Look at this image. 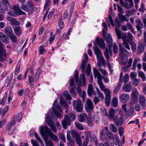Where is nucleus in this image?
Here are the masks:
<instances>
[{"label": "nucleus", "mask_w": 146, "mask_h": 146, "mask_svg": "<svg viewBox=\"0 0 146 146\" xmlns=\"http://www.w3.org/2000/svg\"><path fill=\"white\" fill-rule=\"evenodd\" d=\"M13 9L14 11L18 15H26V13L20 9L18 5H14Z\"/></svg>", "instance_id": "obj_15"}, {"label": "nucleus", "mask_w": 146, "mask_h": 146, "mask_svg": "<svg viewBox=\"0 0 146 146\" xmlns=\"http://www.w3.org/2000/svg\"><path fill=\"white\" fill-rule=\"evenodd\" d=\"M111 100V97H105V101L107 106H108L110 105Z\"/></svg>", "instance_id": "obj_46"}, {"label": "nucleus", "mask_w": 146, "mask_h": 146, "mask_svg": "<svg viewBox=\"0 0 146 146\" xmlns=\"http://www.w3.org/2000/svg\"><path fill=\"white\" fill-rule=\"evenodd\" d=\"M106 40L109 48L111 47L113 45V40L111 35L108 34L106 38Z\"/></svg>", "instance_id": "obj_31"}, {"label": "nucleus", "mask_w": 146, "mask_h": 146, "mask_svg": "<svg viewBox=\"0 0 146 146\" xmlns=\"http://www.w3.org/2000/svg\"><path fill=\"white\" fill-rule=\"evenodd\" d=\"M115 31L117 37L119 39L122 38L123 42V45L126 48L128 49V39L124 33L120 31L117 27L115 28Z\"/></svg>", "instance_id": "obj_6"}, {"label": "nucleus", "mask_w": 146, "mask_h": 146, "mask_svg": "<svg viewBox=\"0 0 146 146\" xmlns=\"http://www.w3.org/2000/svg\"><path fill=\"white\" fill-rule=\"evenodd\" d=\"M76 127L78 129H83L81 123L79 122H76L75 123Z\"/></svg>", "instance_id": "obj_60"}, {"label": "nucleus", "mask_w": 146, "mask_h": 146, "mask_svg": "<svg viewBox=\"0 0 146 146\" xmlns=\"http://www.w3.org/2000/svg\"><path fill=\"white\" fill-rule=\"evenodd\" d=\"M115 23L116 27L117 28H118L121 26V22L119 21V19L118 18H116L115 19Z\"/></svg>", "instance_id": "obj_48"}, {"label": "nucleus", "mask_w": 146, "mask_h": 146, "mask_svg": "<svg viewBox=\"0 0 146 146\" xmlns=\"http://www.w3.org/2000/svg\"><path fill=\"white\" fill-rule=\"evenodd\" d=\"M54 123L53 122L50 125H49V127H50L54 133H56L57 131V130L56 127L54 125Z\"/></svg>", "instance_id": "obj_52"}, {"label": "nucleus", "mask_w": 146, "mask_h": 146, "mask_svg": "<svg viewBox=\"0 0 146 146\" xmlns=\"http://www.w3.org/2000/svg\"><path fill=\"white\" fill-rule=\"evenodd\" d=\"M87 92L88 94L90 96H91L93 94H94V91L93 86L91 84H90L88 85Z\"/></svg>", "instance_id": "obj_29"}, {"label": "nucleus", "mask_w": 146, "mask_h": 146, "mask_svg": "<svg viewBox=\"0 0 146 146\" xmlns=\"http://www.w3.org/2000/svg\"><path fill=\"white\" fill-rule=\"evenodd\" d=\"M10 38L13 42H16L17 41V37L14 35H11L10 36Z\"/></svg>", "instance_id": "obj_56"}, {"label": "nucleus", "mask_w": 146, "mask_h": 146, "mask_svg": "<svg viewBox=\"0 0 146 146\" xmlns=\"http://www.w3.org/2000/svg\"><path fill=\"white\" fill-rule=\"evenodd\" d=\"M8 15L10 16L13 17H16L17 15H18L16 13V12L15 11H11L9 12L8 13Z\"/></svg>", "instance_id": "obj_64"}, {"label": "nucleus", "mask_w": 146, "mask_h": 146, "mask_svg": "<svg viewBox=\"0 0 146 146\" xmlns=\"http://www.w3.org/2000/svg\"><path fill=\"white\" fill-rule=\"evenodd\" d=\"M5 31L6 33L9 35H11L13 32L11 28L9 26H6L5 28Z\"/></svg>", "instance_id": "obj_38"}, {"label": "nucleus", "mask_w": 146, "mask_h": 146, "mask_svg": "<svg viewBox=\"0 0 146 146\" xmlns=\"http://www.w3.org/2000/svg\"><path fill=\"white\" fill-rule=\"evenodd\" d=\"M85 59L83 60L82 63L81 64L80 69L82 70V72H83L85 71V65L87 63L88 60V56L87 54H85L84 55Z\"/></svg>", "instance_id": "obj_17"}, {"label": "nucleus", "mask_w": 146, "mask_h": 146, "mask_svg": "<svg viewBox=\"0 0 146 146\" xmlns=\"http://www.w3.org/2000/svg\"><path fill=\"white\" fill-rule=\"evenodd\" d=\"M113 141L115 145H118L119 143L120 140L118 137L116 135L114 136L113 138Z\"/></svg>", "instance_id": "obj_57"}, {"label": "nucleus", "mask_w": 146, "mask_h": 146, "mask_svg": "<svg viewBox=\"0 0 146 146\" xmlns=\"http://www.w3.org/2000/svg\"><path fill=\"white\" fill-rule=\"evenodd\" d=\"M113 51L115 53H117L118 50V48L117 45L115 43H114L113 45Z\"/></svg>", "instance_id": "obj_63"}, {"label": "nucleus", "mask_w": 146, "mask_h": 146, "mask_svg": "<svg viewBox=\"0 0 146 146\" xmlns=\"http://www.w3.org/2000/svg\"><path fill=\"white\" fill-rule=\"evenodd\" d=\"M118 15L121 22H123L124 21H127V19L126 16L121 15L120 14H119Z\"/></svg>", "instance_id": "obj_50"}, {"label": "nucleus", "mask_w": 146, "mask_h": 146, "mask_svg": "<svg viewBox=\"0 0 146 146\" xmlns=\"http://www.w3.org/2000/svg\"><path fill=\"white\" fill-rule=\"evenodd\" d=\"M120 50V53L121 54L123 55L122 59V64L124 66L123 71L126 72L128 70V66L127 65V62L128 57H127L128 52L127 50L122 46L121 43L119 44Z\"/></svg>", "instance_id": "obj_2"}, {"label": "nucleus", "mask_w": 146, "mask_h": 146, "mask_svg": "<svg viewBox=\"0 0 146 146\" xmlns=\"http://www.w3.org/2000/svg\"><path fill=\"white\" fill-rule=\"evenodd\" d=\"M53 111L56 115L58 117L61 116V113H62V111L61 107L59 106L56 101H55L53 105Z\"/></svg>", "instance_id": "obj_8"}, {"label": "nucleus", "mask_w": 146, "mask_h": 146, "mask_svg": "<svg viewBox=\"0 0 146 146\" xmlns=\"http://www.w3.org/2000/svg\"><path fill=\"white\" fill-rule=\"evenodd\" d=\"M123 75V73L122 72H121L120 75V77L119 80L120 81V82L121 83L122 82L125 83V85L123 86L122 87L123 90L125 92H128V74H125L123 78L122 77Z\"/></svg>", "instance_id": "obj_10"}, {"label": "nucleus", "mask_w": 146, "mask_h": 146, "mask_svg": "<svg viewBox=\"0 0 146 146\" xmlns=\"http://www.w3.org/2000/svg\"><path fill=\"white\" fill-rule=\"evenodd\" d=\"M44 48V46L43 45H41L39 47V51L41 54L44 53L45 52V50Z\"/></svg>", "instance_id": "obj_58"}, {"label": "nucleus", "mask_w": 146, "mask_h": 146, "mask_svg": "<svg viewBox=\"0 0 146 146\" xmlns=\"http://www.w3.org/2000/svg\"><path fill=\"white\" fill-rule=\"evenodd\" d=\"M16 116L14 115L13 116L12 118V120L11 122L9 123L7 125L6 129L7 130H9L11 127L13 125L16 123L15 121V118Z\"/></svg>", "instance_id": "obj_25"}, {"label": "nucleus", "mask_w": 146, "mask_h": 146, "mask_svg": "<svg viewBox=\"0 0 146 146\" xmlns=\"http://www.w3.org/2000/svg\"><path fill=\"white\" fill-rule=\"evenodd\" d=\"M72 103L73 108L75 110L78 112L82 111L83 106L80 100L78 99L77 100H74Z\"/></svg>", "instance_id": "obj_9"}, {"label": "nucleus", "mask_w": 146, "mask_h": 146, "mask_svg": "<svg viewBox=\"0 0 146 146\" xmlns=\"http://www.w3.org/2000/svg\"><path fill=\"white\" fill-rule=\"evenodd\" d=\"M14 31L15 34L18 36H20L22 33V30L19 27H17L15 28Z\"/></svg>", "instance_id": "obj_32"}, {"label": "nucleus", "mask_w": 146, "mask_h": 146, "mask_svg": "<svg viewBox=\"0 0 146 146\" xmlns=\"http://www.w3.org/2000/svg\"><path fill=\"white\" fill-rule=\"evenodd\" d=\"M104 92L105 94V97H111V93L109 89L108 88Z\"/></svg>", "instance_id": "obj_59"}, {"label": "nucleus", "mask_w": 146, "mask_h": 146, "mask_svg": "<svg viewBox=\"0 0 146 146\" xmlns=\"http://www.w3.org/2000/svg\"><path fill=\"white\" fill-rule=\"evenodd\" d=\"M46 121L47 124L48 126L50 125L52 123H54V121L52 120V118L50 117H47L46 118Z\"/></svg>", "instance_id": "obj_44"}, {"label": "nucleus", "mask_w": 146, "mask_h": 146, "mask_svg": "<svg viewBox=\"0 0 146 146\" xmlns=\"http://www.w3.org/2000/svg\"><path fill=\"white\" fill-rule=\"evenodd\" d=\"M87 66L88 67L86 69H85V71L83 72H87V75L88 76H89L90 75V72L91 70L90 65V64H87Z\"/></svg>", "instance_id": "obj_54"}, {"label": "nucleus", "mask_w": 146, "mask_h": 146, "mask_svg": "<svg viewBox=\"0 0 146 146\" xmlns=\"http://www.w3.org/2000/svg\"><path fill=\"white\" fill-rule=\"evenodd\" d=\"M136 22L137 23L136 25L137 29L138 31H140L143 27V24L141 20L139 19H137Z\"/></svg>", "instance_id": "obj_30"}, {"label": "nucleus", "mask_w": 146, "mask_h": 146, "mask_svg": "<svg viewBox=\"0 0 146 146\" xmlns=\"http://www.w3.org/2000/svg\"><path fill=\"white\" fill-rule=\"evenodd\" d=\"M140 80L137 78L135 79L133 82V85L135 86H137L140 83Z\"/></svg>", "instance_id": "obj_61"}, {"label": "nucleus", "mask_w": 146, "mask_h": 146, "mask_svg": "<svg viewBox=\"0 0 146 146\" xmlns=\"http://www.w3.org/2000/svg\"><path fill=\"white\" fill-rule=\"evenodd\" d=\"M94 107L93 103L92 101L90 99H88L85 105V108L86 111L88 112L92 110Z\"/></svg>", "instance_id": "obj_14"}, {"label": "nucleus", "mask_w": 146, "mask_h": 146, "mask_svg": "<svg viewBox=\"0 0 146 146\" xmlns=\"http://www.w3.org/2000/svg\"><path fill=\"white\" fill-rule=\"evenodd\" d=\"M139 103L142 108H144L146 101L144 96L142 94L139 95Z\"/></svg>", "instance_id": "obj_18"}, {"label": "nucleus", "mask_w": 146, "mask_h": 146, "mask_svg": "<svg viewBox=\"0 0 146 146\" xmlns=\"http://www.w3.org/2000/svg\"><path fill=\"white\" fill-rule=\"evenodd\" d=\"M110 129L113 132L115 133L117 131V129L113 124H111L109 126Z\"/></svg>", "instance_id": "obj_47"}, {"label": "nucleus", "mask_w": 146, "mask_h": 146, "mask_svg": "<svg viewBox=\"0 0 146 146\" xmlns=\"http://www.w3.org/2000/svg\"><path fill=\"white\" fill-rule=\"evenodd\" d=\"M96 41L98 46L100 48L105 49V45L103 39L102 38H98L96 39Z\"/></svg>", "instance_id": "obj_24"}, {"label": "nucleus", "mask_w": 146, "mask_h": 146, "mask_svg": "<svg viewBox=\"0 0 146 146\" xmlns=\"http://www.w3.org/2000/svg\"><path fill=\"white\" fill-rule=\"evenodd\" d=\"M54 123L53 122L50 125H49V127H50L54 133H56L57 131V130L56 127L54 125Z\"/></svg>", "instance_id": "obj_53"}, {"label": "nucleus", "mask_w": 146, "mask_h": 146, "mask_svg": "<svg viewBox=\"0 0 146 146\" xmlns=\"http://www.w3.org/2000/svg\"><path fill=\"white\" fill-rule=\"evenodd\" d=\"M7 20L9 21L10 24L16 26L20 24V22L16 20L14 18L9 17L7 18Z\"/></svg>", "instance_id": "obj_21"}, {"label": "nucleus", "mask_w": 146, "mask_h": 146, "mask_svg": "<svg viewBox=\"0 0 146 146\" xmlns=\"http://www.w3.org/2000/svg\"><path fill=\"white\" fill-rule=\"evenodd\" d=\"M87 115L86 113H82L80 115L78 118L79 120L81 122H83L87 117Z\"/></svg>", "instance_id": "obj_37"}, {"label": "nucleus", "mask_w": 146, "mask_h": 146, "mask_svg": "<svg viewBox=\"0 0 146 146\" xmlns=\"http://www.w3.org/2000/svg\"><path fill=\"white\" fill-rule=\"evenodd\" d=\"M93 70L94 77L95 78H96V77H97V81L102 80L103 78L104 77L101 74L98 70H96L95 68H94Z\"/></svg>", "instance_id": "obj_16"}, {"label": "nucleus", "mask_w": 146, "mask_h": 146, "mask_svg": "<svg viewBox=\"0 0 146 146\" xmlns=\"http://www.w3.org/2000/svg\"><path fill=\"white\" fill-rule=\"evenodd\" d=\"M40 69L38 68L37 70L35 75V82H36L38 79L39 76L40 74Z\"/></svg>", "instance_id": "obj_42"}, {"label": "nucleus", "mask_w": 146, "mask_h": 146, "mask_svg": "<svg viewBox=\"0 0 146 146\" xmlns=\"http://www.w3.org/2000/svg\"><path fill=\"white\" fill-rule=\"evenodd\" d=\"M0 39L3 42L6 44L9 43L10 42L9 38L1 32L0 33Z\"/></svg>", "instance_id": "obj_20"}, {"label": "nucleus", "mask_w": 146, "mask_h": 146, "mask_svg": "<svg viewBox=\"0 0 146 146\" xmlns=\"http://www.w3.org/2000/svg\"><path fill=\"white\" fill-rule=\"evenodd\" d=\"M93 48L98 60H100L103 65H105L106 64V61L103 56L102 52L100 49L97 45L93 46Z\"/></svg>", "instance_id": "obj_7"}, {"label": "nucleus", "mask_w": 146, "mask_h": 146, "mask_svg": "<svg viewBox=\"0 0 146 146\" xmlns=\"http://www.w3.org/2000/svg\"><path fill=\"white\" fill-rule=\"evenodd\" d=\"M59 100L60 104L61 105L63 106L66 108L67 107L68 105L65 102L63 98L60 97V98Z\"/></svg>", "instance_id": "obj_49"}, {"label": "nucleus", "mask_w": 146, "mask_h": 146, "mask_svg": "<svg viewBox=\"0 0 146 146\" xmlns=\"http://www.w3.org/2000/svg\"><path fill=\"white\" fill-rule=\"evenodd\" d=\"M22 116V113L21 112L19 113L17 116V121L18 122L20 121L21 119Z\"/></svg>", "instance_id": "obj_62"}, {"label": "nucleus", "mask_w": 146, "mask_h": 146, "mask_svg": "<svg viewBox=\"0 0 146 146\" xmlns=\"http://www.w3.org/2000/svg\"><path fill=\"white\" fill-rule=\"evenodd\" d=\"M105 133V131L103 130L100 132V138L101 140L103 141H106L107 140Z\"/></svg>", "instance_id": "obj_35"}, {"label": "nucleus", "mask_w": 146, "mask_h": 146, "mask_svg": "<svg viewBox=\"0 0 146 146\" xmlns=\"http://www.w3.org/2000/svg\"><path fill=\"white\" fill-rule=\"evenodd\" d=\"M44 139L46 146H54L53 142L51 140H48L47 137H44Z\"/></svg>", "instance_id": "obj_33"}, {"label": "nucleus", "mask_w": 146, "mask_h": 146, "mask_svg": "<svg viewBox=\"0 0 146 146\" xmlns=\"http://www.w3.org/2000/svg\"><path fill=\"white\" fill-rule=\"evenodd\" d=\"M113 120L117 126L121 125L123 124V118L122 117H121L118 119L115 118Z\"/></svg>", "instance_id": "obj_27"}, {"label": "nucleus", "mask_w": 146, "mask_h": 146, "mask_svg": "<svg viewBox=\"0 0 146 146\" xmlns=\"http://www.w3.org/2000/svg\"><path fill=\"white\" fill-rule=\"evenodd\" d=\"M110 53L111 55H112V50L111 48L109 47V48H106L104 52L105 57L107 60H108L110 58V56L109 53Z\"/></svg>", "instance_id": "obj_23"}, {"label": "nucleus", "mask_w": 146, "mask_h": 146, "mask_svg": "<svg viewBox=\"0 0 146 146\" xmlns=\"http://www.w3.org/2000/svg\"><path fill=\"white\" fill-rule=\"evenodd\" d=\"M121 83L120 82L118 84L117 86V87L113 91V93L114 94H116L118 93L121 87Z\"/></svg>", "instance_id": "obj_40"}, {"label": "nucleus", "mask_w": 146, "mask_h": 146, "mask_svg": "<svg viewBox=\"0 0 146 146\" xmlns=\"http://www.w3.org/2000/svg\"><path fill=\"white\" fill-rule=\"evenodd\" d=\"M71 135L73 137H75L76 139L80 137L79 134L74 130L72 131Z\"/></svg>", "instance_id": "obj_55"}, {"label": "nucleus", "mask_w": 146, "mask_h": 146, "mask_svg": "<svg viewBox=\"0 0 146 146\" xmlns=\"http://www.w3.org/2000/svg\"><path fill=\"white\" fill-rule=\"evenodd\" d=\"M98 83L99 84L101 90L103 92H104L106 90H107L105 86L104 85L103 83L102 80H100L97 81Z\"/></svg>", "instance_id": "obj_34"}, {"label": "nucleus", "mask_w": 146, "mask_h": 146, "mask_svg": "<svg viewBox=\"0 0 146 146\" xmlns=\"http://www.w3.org/2000/svg\"><path fill=\"white\" fill-rule=\"evenodd\" d=\"M64 96L65 98L67 100H70L72 99V98L69 94L67 91H65L64 92Z\"/></svg>", "instance_id": "obj_41"}, {"label": "nucleus", "mask_w": 146, "mask_h": 146, "mask_svg": "<svg viewBox=\"0 0 146 146\" xmlns=\"http://www.w3.org/2000/svg\"><path fill=\"white\" fill-rule=\"evenodd\" d=\"M74 72V76L77 85L78 86H84L86 83V79L84 74H81L80 76V80H78V70H76Z\"/></svg>", "instance_id": "obj_5"}, {"label": "nucleus", "mask_w": 146, "mask_h": 146, "mask_svg": "<svg viewBox=\"0 0 146 146\" xmlns=\"http://www.w3.org/2000/svg\"><path fill=\"white\" fill-rule=\"evenodd\" d=\"M87 123L89 127H92L94 125L93 119L91 117L88 118L87 120Z\"/></svg>", "instance_id": "obj_39"}, {"label": "nucleus", "mask_w": 146, "mask_h": 146, "mask_svg": "<svg viewBox=\"0 0 146 146\" xmlns=\"http://www.w3.org/2000/svg\"><path fill=\"white\" fill-rule=\"evenodd\" d=\"M58 24L60 28L62 29L64 27V23L62 21V19L61 17H60L59 19Z\"/></svg>", "instance_id": "obj_51"}, {"label": "nucleus", "mask_w": 146, "mask_h": 146, "mask_svg": "<svg viewBox=\"0 0 146 146\" xmlns=\"http://www.w3.org/2000/svg\"><path fill=\"white\" fill-rule=\"evenodd\" d=\"M46 3L44 5V11L45 9H48L46 11V13L44 15L43 18V21H44L45 19V18L46 16V15L48 14V7L49 4L50 3L51 0H46Z\"/></svg>", "instance_id": "obj_19"}, {"label": "nucleus", "mask_w": 146, "mask_h": 146, "mask_svg": "<svg viewBox=\"0 0 146 146\" xmlns=\"http://www.w3.org/2000/svg\"><path fill=\"white\" fill-rule=\"evenodd\" d=\"M115 110L112 108L110 109L108 114L109 118L111 120H113L115 118Z\"/></svg>", "instance_id": "obj_26"}, {"label": "nucleus", "mask_w": 146, "mask_h": 146, "mask_svg": "<svg viewBox=\"0 0 146 146\" xmlns=\"http://www.w3.org/2000/svg\"><path fill=\"white\" fill-rule=\"evenodd\" d=\"M138 91L136 89L134 92L132 93L131 96V100L133 102H136L138 101Z\"/></svg>", "instance_id": "obj_22"}, {"label": "nucleus", "mask_w": 146, "mask_h": 146, "mask_svg": "<svg viewBox=\"0 0 146 146\" xmlns=\"http://www.w3.org/2000/svg\"><path fill=\"white\" fill-rule=\"evenodd\" d=\"M75 119V115L72 113H69L64 116V119L62 121V125L64 129L67 128V125H71V121L74 120Z\"/></svg>", "instance_id": "obj_4"}, {"label": "nucleus", "mask_w": 146, "mask_h": 146, "mask_svg": "<svg viewBox=\"0 0 146 146\" xmlns=\"http://www.w3.org/2000/svg\"><path fill=\"white\" fill-rule=\"evenodd\" d=\"M118 104V99L116 97H115L113 99L111 102L112 106L114 107H116L117 106Z\"/></svg>", "instance_id": "obj_36"}, {"label": "nucleus", "mask_w": 146, "mask_h": 146, "mask_svg": "<svg viewBox=\"0 0 146 146\" xmlns=\"http://www.w3.org/2000/svg\"><path fill=\"white\" fill-rule=\"evenodd\" d=\"M6 55V51L4 49L3 44L0 41V61L2 62L4 60V57Z\"/></svg>", "instance_id": "obj_13"}, {"label": "nucleus", "mask_w": 146, "mask_h": 146, "mask_svg": "<svg viewBox=\"0 0 146 146\" xmlns=\"http://www.w3.org/2000/svg\"><path fill=\"white\" fill-rule=\"evenodd\" d=\"M39 131L41 135L43 137H47L49 135L51 139L53 141L57 142L59 141L57 136L55 134H53L46 125L44 127L41 126L39 128Z\"/></svg>", "instance_id": "obj_1"}, {"label": "nucleus", "mask_w": 146, "mask_h": 146, "mask_svg": "<svg viewBox=\"0 0 146 146\" xmlns=\"http://www.w3.org/2000/svg\"><path fill=\"white\" fill-rule=\"evenodd\" d=\"M133 39V37L132 34L131 33H128V43H129L132 51L134 52L136 50L137 46L135 42L131 41Z\"/></svg>", "instance_id": "obj_11"}, {"label": "nucleus", "mask_w": 146, "mask_h": 146, "mask_svg": "<svg viewBox=\"0 0 146 146\" xmlns=\"http://www.w3.org/2000/svg\"><path fill=\"white\" fill-rule=\"evenodd\" d=\"M55 36V35L53 34V33L52 32H51L50 33V36L49 38V40L50 44H51L54 41V39Z\"/></svg>", "instance_id": "obj_45"}, {"label": "nucleus", "mask_w": 146, "mask_h": 146, "mask_svg": "<svg viewBox=\"0 0 146 146\" xmlns=\"http://www.w3.org/2000/svg\"><path fill=\"white\" fill-rule=\"evenodd\" d=\"M138 75L142 78L143 81H145L146 80V78L143 72H138Z\"/></svg>", "instance_id": "obj_43"}, {"label": "nucleus", "mask_w": 146, "mask_h": 146, "mask_svg": "<svg viewBox=\"0 0 146 146\" xmlns=\"http://www.w3.org/2000/svg\"><path fill=\"white\" fill-rule=\"evenodd\" d=\"M34 5L32 0H28L25 4H22L21 8L29 13H32L34 9Z\"/></svg>", "instance_id": "obj_3"}, {"label": "nucleus", "mask_w": 146, "mask_h": 146, "mask_svg": "<svg viewBox=\"0 0 146 146\" xmlns=\"http://www.w3.org/2000/svg\"><path fill=\"white\" fill-rule=\"evenodd\" d=\"M70 86L71 87L70 88L69 91L73 96L75 97L76 94L74 89L76 88V86L74 84V79L73 78H72L70 80Z\"/></svg>", "instance_id": "obj_12"}, {"label": "nucleus", "mask_w": 146, "mask_h": 146, "mask_svg": "<svg viewBox=\"0 0 146 146\" xmlns=\"http://www.w3.org/2000/svg\"><path fill=\"white\" fill-rule=\"evenodd\" d=\"M128 95L127 94H124L120 96L119 97L120 101L122 103L127 102L128 101Z\"/></svg>", "instance_id": "obj_28"}]
</instances>
